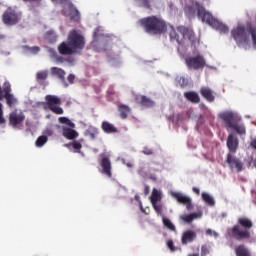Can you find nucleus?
I'll list each match as a JSON object with an SVG mask.
<instances>
[{
	"mask_svg": "<svg viewBox=\"0 0 256 256\" xmlns=\"http://www.w3.org/2000/svg\"><path fill=\"white\" fill-rule=\"evenodd\" d=\"M184 9L188 17H195V13L197 11V16L199 19L202 20V23H207V25H209L213 29H216V31H219L220 33H229V27L219 22V20L215 19L213 15H211L207 10H205L203 6L199 5V3H188L186 4Z\"/></svg>",
	"mask_w": 256,
	"mask_h": 256,
	"instance_id": "nucleus-1",
	"label": "nucleus"
},
{
	"mask_svg": "<svg viewBox=\"0 0 256 256\" xmlns=\"http://www.w3.org/2000/svg\"><path fill=\"white\" fill-rule=\"evenodd\" d=\"M165 31H169L170 33V40L176 41L178 45H183L185 41L192 43V45L196 46L199 45V38L195 37V33L192 29L186 28L185 26H179L177 28V32L173 29V26L166 24L164 21L161 22V33H165Z\"/></svg>",
	"mask_w": 256,
	"mask_h": 256,
	"instance_id": "nucleus-2",
	"label": "nucleus"
},
{
	"mask_svg": "<svg viewBox=\"0 0 256 256\" xmlns=\"http://www.w3.org/2000/svg\"><path fill=\"white\" fill-rule=\"evenodd\" d=\"M232 36L242 49H249L251 42L256 49V29L246 30L243 26H238L232 30Z\"/></svg>",
	"mask_w": 256,
	"mask_h": 256,
	"instance_id": "nucleus-3",
	"label": "nucleus"
},
{
	"mask_svg": "<svg viewBox=\"0 0 256 256\" xmlns=\"http://www.w3.org/2000/svg\"><path fill=\"white\" fill-rule=\"evenodd\" d=\"M219 119L225 123L226 129H233L238 135H245V125L239 124L241 116L235 111L226 110L218 114Z\"/></svg>",
	"mask_w": 256,
	"mask_h": 256,
	"instance_id": "nucleus-4",
	"label": "nucleus"
},
{
	"mask_svg": "<svg viewBox=\"0 0 256 256\" xmlns=\"http://www.w3.org/2000/svg\"><path fill=\"white\" fill-rule=\"evenodd\" d=\"M139 24L148 35H161V19L157 16H148L139 20Z\"/></svg>",
	"mask_w": 256,
	"mask_h": 256,
	"instance_id": "nucleus-5",
	"label": "nucleus"
},
{
	"mask_svg": "<svg viewBox=\"0 0 256 256\" xmlns=\"http://www.w3.org/2000/svg\"><path fill=\"white\" fill-rule=\"evenodd\" d=\"M238 223L241 226H234L232 228L233 237L236 239H249L251 237V233L248 229L253 227V222L248 218H239ZM241 227H244L245 229Z\"/></svg>",
	"mask_w": 256,
	"mask_h": 256,
	"instance_id": "nucleus-6",
	"label": "nucleus"
},
{
	"mask_svg": "<svg viewBox=\"0 0 256 256\" xmlns=\"http://www.w3.org/2000/svg\"><path fill=\"white\" fill-rule=\"evenodd\" d=\"M67 42L76 53L85 49V37L78 33L77 30H72L68 33Z\"/></svg>",
	"mask_w": 256,
	"mask_h": 256,
	"instance_id": "nucleus-7",
	"label": "nucleus"
},
{
	"mask_svg": "<svg viewBox=\"0 0 256 256\" xmlns=\"http://www.w3.org/2000/svg\"><path fill=\"white\" fill-rule=\"evenodd\" d=\"M6 100V105L8 107H14L17 105V98L11 93V83L9 81H5L1 87L0 84V101Z\"/></svg>",
	"mask_w": 256,
	"mask_h": 256,
	"instance_id": "nucleus-8",
	"label": "nucleus"
},
{
	"mask_svg": "<svg viewBox=\"0 0 256 256\" xmlns=\"http://www.w3.org/2000/svg\"><path fill=\"white\" fill-rule=\"evenodd\" d=\"M45 101L48 109H50L52 113H55L56 115H63V108L59 106L61 105V98L55 95H46Z\"/></svg>",
	"mask_w": 256,
	"mask_h": 256,
	"instance_id": "nucleus-9",
	"label": "nucleus"
},
{
	"mask_svg": "<svg viewBox=\"0 0 256 256\" xmlns=\"http://www.w3.org/2000/svg\"><path fill=\"white\" fill-rule=\"evenodd\" d=\"M8 121L9 125L13 127V129L21 130L23 129V123H25V114L14 110L9 114Z\"/></svg>",
	"mask_w": 256,
	"mask_h": 256,
	"instance_id": "nucleus-10",
	"label": "nucleus"
},
{
	"mask_svg": "<svg viewBox=\"0 0 256 256\" xmlns=\"http://www.w3.org/2000/svg\"><path fill=\"white\" fill-rule=\"evenodd\" d=\"M20 19L21 17L17 11L11 7L7 8L2 15V21L4 25H17Z\"/></svg>",
	"mask_w": 256,
	"mask_h": 256,
	"instance_id": "nucleus-11",
	"label": "nucleus"
},
{
	"mask_svg": "<svg viewBox=\"0 0 256 256\" xmlns=\"http://www.w3.org/2000/svg\"><path fill=\"white\" fill-rule=\"evenodd\" d=\"M185 63L188 69H203L206 65L205 58L201 55L196 57H187L185 59Z\"/></svg>",
	"mask_w": 256,
	"mask_h": 256,
	"instance_id": "nucleus-12",
	"label": "nucleus"
},
{
	"mask_svg": "<svg viewBox=\"0 0 256 256\" xmlns=\"http://www.w3.org/2000/svg\"><path fill=\"white\" fill-rule=\"evenodd\" d=\"M170 194L173 197V199H176L178 203H182L183 205H186V209H188V211L193 209V205L191 204L192 203L191 197L177 191H170Z\"/></svg>",
	"mask_w": 256,
	"mask_h": 256,
	"instance_id": "nucleus-13",
	"label": "nucleus"
},
{
	"mask_svg": "<svg viewBox=\"0 0 256 256\" xmlns=\"http://www.w3.org/2000/svg\"><path fill=\"white\" fill-rule=\"evenodd\" d=\"M226 163L229 165L231 171L235 173H241V171H243L242 161L231 154H228Z\"/></svg>",
	"mask_w": 256,
	"mask_h": 256,
	"instance_id": "nucleus-14",
	"label": "nucleus"
},
{
	"mask_svg": "<svg viewBox=\"0 0 256 256\" xmlns=\"http://www.w3.org/2000/svg\"><path fill=\"white\" fill-rule=\"evenodd\" d=\"M161 192L157 189L152 190V194L150 196V203L152 204L153 209L156 211L158 215H161Z\"/></svg>",
	"mask_w": 256,
	"mask_h": 256,
	"instance_id": "nucleus-15",
	"label": "nucleus"
},
{
	"mask_svg": "<svg viewBox=\"0 0 256 256\" xmlns=\"http://www.w3.org/2000/svg\"><path fill=\"white\" fill-rule=\"evenodd\" d=\"M58 53L60 55H75L77 53L71 45H69V42H61L58 45Z\"/></svg>",
	"mask_w": 256,
	"mask_h": 256,
	"instance_id": "nucleus-16",
	"label": "nucleus"
},
{
	"mask_svg": "<svg viewBox=\"0 0 256 256\" xmlns=\"http://www.w3.org/2000/svg\"><path fill=\"white\" fill-rule=\"evenodd\" d=\"M49 77L48 70H41L36 73V81L42 87H47L49 83H47V79Z\"/></svg>",
	"mask_w": 256,
	"mask_h": 256,
	"instance_id": "nucleus-17",
	"label": "nucleus"
},
{
	"mask_svg": "<svg viewBox=\"0 0 256 256\" xmlns=\"http://www.w3.org/2000/svg\"><path fill=\"white\" fill-rule=\"evenodd\" d=\"M100 165L102 167V173L106 175L107 177H113V173L111 172V160L109 157L102 158Z\"/></svg>",
	"mask_w": 256,
	"mask_h": 256,
	"instance_id": "nucleus-18",
	"label": "nucleus"
},
{
	"mask_svg": "<svg viewBox=\"0 0 256 256\" xmlns=\"http://www.w3.org/2000/svg\"><path fill=\"white\" fill-rule=\"evenodd\" d=\"M62 135L69 141H72L73 139H77L79 137V133L76 130L67 126L62 127Z\"/></svg>",
	"mask_w": 256,
	"mask_h": 256,
	"instance_id": "nucleus-19",
	"label": "nucleus"
},
{
	"mask_svg": "<svg viewBox=\"0 0 256 256\" xmlns=\"http://www.w3.org/2000/svg\"><path fill=\"white\" fill-rule=\"evenodd\" d=\"M197 238V233L193 230H187L182 235V245H187V243H193Z\"/></svg>",
	"mask_w": 256,
	"mask_h": 256,
	"instance_id": "nucleus-20",
	"label": "nucleus"
},
{
	"mask_svg": "<svg viewBox=\"0 0 256 256\" xmlns=\"http://www.w3.org/2000/svg\"><path fill=\"white\" fill-rule=\"evenodd\" d=\"M239 145V141H237V138L233 134H229L227 139V147L229 151L232 153H235L237 151V147Z\"/></svg>",
	"mask_w": 256,
	"mask_h": 256,
	"instance_id": "nucleus-21",
	"label": "nucleus"
},
{
	"mask_svg": "<svg viewBox=\"0 0 256 256\" xmlns=\"http://www.w3.org/2000/svg\"><path fill=\"white\" fill-rule=\"evenodd\" d=\"M201 217H203V212L182 215L180 216V219L185 223H192L193 221H195V219H201Z\"/></svg>",
	"mask_w": 256,
	"mask_h": 256,
	"instance_id": "nucleus-22",
	"label": "nucleus"
},
{
	"mask_svg": "<svg viewBox=\"0 0 256 256\" xmlns=\"http://www.w3.org/2000/svg\"><path fill=\"white\" fill-rule=\"evenodd\" d=\"M136 99L141 107H155V102L145 95L137 97Z\"/></svg>",
	"mask_w": 256,
	"mask_h": 256,
	"instance_id": "nucleus-23",
	"label": "nucleus"
},
{
	"mask_svg": "<svg viewBox=\"0 0 256 256\" xmlns=\"http://www.w3.org/2000/svg\"><path fill=\"white\" fill-rule=\"evenodd\" d=\"M101 129L104 131V133L107 134H112V133H117V127L115 125L109 123L108 121H103L101 124Z\"/></svg>",
	"mask_w": 256,
	"mask_h": 256,
	"instance_id": "nucleus-24",
	"label": "nucleus"
},
{
	"mask_svg": "<svg viewBox=\"0 0 256 256\" xmlns=\"http://www.w3.org/2000/svg\"><path fill=\"white\" fill-rule=\"evenodd\" d=\"M52 75H56L62 83L65 84V87H67V83H65V70L58 68V67H52L51 68Z\"/></svg>",
	"mask_w": 256,
	"mask_h": 256,
	"instance_id": "nucleus-25",
	"label": "nucleus"
},
{
	"mask_svg": "<svg viewBox=\"0 0 256 256\" xmlns=\"http://www.w3.org/2000/svg\"><path fill=\"white\" fill-rule=\"evenodd\" d=\"M118 111L121 119H127L129 117V113H131V108L127 105H120L118 107Z\"/></svg>",
	"mask_w": 256,
	"mask_h": 256,
	"instance_id": "nucleus-26",
	"label": "nucleus"
},
{
	"mask_svg": "<svg viewBox=\"0 0 256 256\" xmlns=\"http://www.w3.org/2000/svg\"><path fill=\"white\" fill-rule=\"evenodd\" d=\"M201 95L203 96L204 99H207V101H214L215 97L213 96V92L211 89L204 87L201 89Z\"/></svg>",
	"mask_w": 256,
	"mask_h": 256,
	"instance_id": "nucleus-27",
	"label": "nucleus"
},
{
	"mask_svg": "<svg viewBox=\"0 0 256 256\" xmlns=\"http://www.w3.org/2000/svg\"><path fill=\"white\" fill-rule=\"evenodd\" d=\"M184 96L186 99H188V101H191V103H199V94H197V92H186Z\"/></svg>",
	"mask_w": 256,
	"mask_h": 256,
	"instance_id": "nucleus-28",
	"label": "nucleus"
},
{
	"mask_svg": "<svg viewBox=\"0 0 256 256\" xmlns=\"http://www.w3.org/2000/svg\"><path fill=\"white\" fill-rule=\"evenodd\" d=\"M202 199H203L204 202L207 203V205H209L210 207H214L215 199L213 198V196H211V194H209L207 192H203L202 193Z\"/></svg>",
	"mask_w": 256,
	"mask_h": 256,
	"instance_id": "nucleus-29",
	"label": "nucleus"
},
{
	"mask_svg": "<svg viewBox=\"0 0 256 256\" xmlns=\"http://www.w3.org/2000/svg\"><path fill=\"white\" fill-rule=\"evenodd\" d=\"M235 253L237 256H251L249 250L243 245L236 247Z\"/></svg>",
	"mask_w": 256,
	"mask_h": 256,
	"instance_id": "nucleus-30",
	"label": "nucleus"
},
{
	"mask_svg": "<svg viewBox=\"0 0 256 256\" xmlns=\"http://www.w3.org/2000/svg\"><path fill=\"white\" fill-rule=\"evenodd\" d=\"M85 135H87L90 139H96L99 135V129L96 127H90L86 130Z\"/></svg>",
	"mask_w": 256,
	"mask_h": 256,
	"instance_id": "nucleus-31",
	"label": "nucleus"
},
{
	"mask_svg": "<svg viewBox=\"0 0 256 256\" xmlns=\"http://www.w3.org/2000/svg\"><path fill=\"white\" fill-rule=\"evenodd\" d=\"M45 39L49 43H55V41H57V33H55V31H53V30H49L45 34Z\"/></svg>",
	"mask_w": 256,
	"mask_h": 256,
	"instance_id": "nucleus-32",
	"label": "nucleus"
},
{
	"mask_svg": "<svg viewBox=\"0 0 256 256\" xmlns=\"http://www.w3.org/2000/svg\"><path fill=\"white\" fill-rule=\"evenodd\" d=\"M176 83L179 87H185L189 85V79L185 78V76H177Z\"/></svg>",
	"mask_w": 256,
	"mask_h": 256,
	"instance_id": "nucleus-33",
	"label": "nucleus"
},
{
	"mask_svg": "<svg viewBox=\"0 0 256 256\" xmlns=\"http://www.w3.org/2000/svg\"><path fill=\"white\" fill-rule=\"evenodd\" d=\"M47 141H49V138L45 135H42L36 139L35 145H36V147H43V145H45V143H47Z\"/></svg>",
	"mask_w": 256,
	"mask_h": 256,
	"instance_id": "nucleus-34",
	"label": "nucleus"
},
{
	"mask_svg": "<svg viewBox=\"0 0 256 256\" xmlns=\"http://www.w3.org/2000/svg\"><path fill=\"white\" fill-rule=\"evenodd\" d=\"M59 123H62L63 125H68V127H71L72 129L75 127V123H73L69 118L67 117H60L58 119Z\"/></svg>",
	"mask_w": 256,
	"mask_h": 256,
	"instance_id": "nucleus-35",
	"label": "nucleus"
},
{
	"mask_svg": "<svg viewBox=\"0 0 256 256\" xmlns=\"http://www.w3.org/2000/svg\"><path fill=\"white\" fill-rule=\"evenodd\" d=\"M163 225L164 227H167L169 229V231H175V224H173V222H171V220L167 219V218H163Z\"/></svg>",
	"mask_w": 256,
	"mask_h": 256,
	"instance_id": "nucleus-36",
	"label": "nucleus"
},
{
	"mask_svg": "<svg viewBox=\"0 0 256 256\" xmlns=\"http://www.w3.org/2000/svg\"><path fill=\"white\" fill-rule=\"evenodd\" d=\"M72 147L74 149V153H81V155H83V153L81 152V149H83V145L79 141H74L72 143Z\"/></svg>",
	"mask_w": 256,
	"mask_h": 256,
	"instance_id": "nucleus-37",
	"label": "nucleus"
},
{
	"mask_svg": "<svg viewBox=\"0 0 256 256\" xmlns=\"http://www.w3.org/2000/svg\"><path fill=\"white\" fill-rule=\"evenodd\" d=\"M69 9H70L71 19H75L76 17H79V10H77L75 6H73V4H70Z\"/></svg>",
	"mask_w": 256,
	"mask_h": 256,
	"instance_id": "nucleus-38",
	"label": "nucleus"
},
{
	"mask_svg": "<svg viewBox=\"0 0 256 256\" xmlns=\"http://www.w3.org/2000/svg\"><path fill=\"white\" fill-rule=\"evenodd\" d=\"M140 3V7H144L145 9H151V3L153 0H137Z\"/></svg>",
	"mask_w": 256,
	"mask_h": 256,
	"instance_id": "nucleus-39",
	"label": "nucleus"
},
{
	"mask_svg": "<svg viewBox=\"0 0 256 256\" xmlns=\"http://www.w3.org/2000/svg\"><path fill=\"white\" fill-rule=\"evenodd\" d=\"M5 123V118L3 117V104L0 103V125H3Z\"/></svg>",
	"mask_w": 256,
	"mask_h": 256,
	"instance_id": "nucleus-40",
	"label": "nucleus"
},
{
	"mask_svg": "<svg viewBox=\"0 0 256 256\" xmlns=\"http://www.w3.org/2000/svg\"><path fill=\"white\" fill-rule=\"evenodd\" d=\"M142 153H144V155H153V150L149 147H144Z\"/></svg>",
	"mask_w": 256,
	"mask_h": 256,
	"instance_id": "nucleus-41",
	"label": "nucleus"
},
{
	"mask_svg": "<svg viewBox=\"0 0 256 256\" xmlns=\"http://www.w3.org/2000/svg\"><path fill=\"white\" fill-rule=\"evenodd\" d=\"M67 81L70 83V85H73V83L75 82V75L73 74L68 75Z\"/></svg>",
	"mask_w": 256,
	"mask_h": 256,
	"instance_id": "nucleus-42",
	"label": "nucleus"
},
{
	"mask_svg": "<svg viewBox=\"0 0 256 256\" xmlns=\"http://www.w3.org/2000/svg\"><path fill=\"white\" fill-rule=\"evenodd\" d=\"M167 246H168V248L170 249V251H175V248L173 247V241H168L167 242Z\"/></svg>",
	"mask_w": 256,
	"mask_h": 256,
	"instance_id": "nucleus-43",
	"label": "nucleus"
},
{
	"mask_svg": "<svg viewBox=\"0 0 256 256\" xmlns=\"http://www.w3.org/2000/svg\"><path fill=\"white\" fill-rule=\"evenodd\" d=\"M150 191H151V188L148 185H145V187H144V195H149Z\"/></svg>",
	"mask_w": 256,
	"mask_h": 256,
	"instance_id": "nucleus-44",
	"label": "nucleus"
},
{
	"mask_svg": "<svg viewBox=\"0 0 256 256\" xmlns=\"http://www.w3.org/2000/svg\"><path fill=\"white\" fill-rule=\"evenodd\" d=\"M31 51H33V53H39L40 48H39V47H33V48L31 49Z\"/></svg>",
	"mask_w": 256,
	"mask_h": 256,
	"instance_id": "nucleus-45",
	"label": "nucleus"
},
{
	"mask_svg": "<svg viewBox=\"0 0 256 256\" xmlns=\"http://www.w3.org/2000/svg\"><path fill=\"white\" fill-rule=\"evenodd\" d=\"M193 191H194V193H196L197 195H199V193H201V191L199 190L198 187H194V188H193Z\"/></svg>",
	"mask_w": 256,
	"mask_h": 256,
	"instance_id": "nucleus-46",
	"label": "nucleus"
},
{
	"mask_svg": "<svg viewBox=\"0 0 256 256\" xmlns=\"http://www.w3.org/2000/svg\"><path fill=\"white\" fill-rule=\"evenodd\" d=\"M208 251L206 247H202V256L207 255Z\"/></svg>",
	"mask_w": 256,
	"mask_h": 256,
	"instance_id": "nucleus-47",
	"label": "nucleus"
},
{
	"mask_svg": "<svg viewBox=\"0 0 256 256\" xmlns=\"http://www.w3.org/2000/svg\"><path fill=\"white\" fill-rule=\"evenodd\" d=\"M206 235H213V230L212 229H207L206 230Z\"/></svg>",
	"mask_w": 256,
	"mask_h": 256,
	"instance_id": "nucleus-48",
	"label": "nucleus"
},
{
	"mask_svg": "<svg viewBox=\"0 0 256 256\" xmlns=\"http://www.w3.org/2000/svg\"><path fill=\"white\" fill-rule=\"evenodd\" d=\"M251 146L256 149V139H254L252 142H251Z\"/></svg>",
	"mask_w": 256,
	"mask_h": 256,
	"instance_id": "nucleus-49",
	"label": "nucleus"
},
{
	"mask_svg": "<svg viewBox=\"0 0 256 256\" xmlns=\"http://www.w3.org/2000/svg\"><path fill=\"white\" fill-rule=\"evenodd\" d=\"M212 233H213L212 235H213V237H215V239H217V237H219V233H217L216 231H213Z\"/></svg>",
	"mask_w": 256,
	"mask_h": 256,
	"instance_id": "nucleus-50",
	"label": "nucleus"
},
{
	"mask_svg": "<svg viewBox=\"0 0 256 256\" xmlns=\"http://www.w3.org/2000/svg\"><path fill=\"white\" fill-rule=\"evenodd\" d=\"M57 61H59L60 63H63V57H62V56H59V57L57 58Z\"/></svg>",
	"mask_w": 256,
	"mask_h": 256,
	"instance_id": "nucleus-51",
	"label": "nucleus"
},
{
	"mask_svg": "<svg viewBox=\"0 0 256 256\" xmlns=\"http://www.w3.org/2000/svg\"><path fill=\"white\" fill-rule=\"evenodd\" d=\"M97 31H99V30H95V31H94V34H93V38H94V39H97Z\"/></svg>",
	"mask_w": 256,
	"mask_h": 256,
	"instance_id": "nucleus-52",
	"label": "nucleus"
},
{
	"mask_svg": "<svg viewBox=\"0 0 256 256\" xmlns=\"http://www.w3.org/2000/svg\"><path fill=\"white\" fill-rule=\"evenodd\" d=\"M135 200H136V201H141V197H140L139 195H136V196H135Z\"/></svg>",
	"mask_w": 256,
	"mask_h": 256,
	"instance_id": "nucleus-53",
	"label": "nucleus"
},
{
	"mask_svg": "<svg viewBox=\"0 0 256 256\" xmlns=\"http://www.w3.org/2000/svg\"><path fill=\"white\" fill-rule=\"evenodd\" d=\"M24 2L41 1V0H23Z\"/></svg>",
	"mask_w": 256,
	"mask_h": 256,
	"instance_id": "nucleus-54",
	"label": "nucleus"
},
{
	"mask_svg": "<svg viewBox=\"0 0 256 256\" xmlns=\"http://www.w3.org/2000/svg\"><path fill=\"white\" fill-rule=\"evenodd\" d=\"M188 256H199V254H190Z\"/></svg>",
	"mask_w": 256,
	"mask_h": 256,
	"instance_id": "nucleus-55",
	"label": "nucleus"
},
{
	"mask_svg": "<svg viewBox=\"0 0 256 256\" xmlns=\"http://www.w3.org/2000/svg\"><path fill=\"white\" fill-rule=\"evenodd\" d=\"M140 207H141V209L143 208V204L140 202Z\"/></svg>",
	"mask_w": 256,
	"mask_h": 256,
	"instance_id": "nucleus-56",
	"label": "nucleus"
},
{
	"mask_svg": "<svg viewBox=\"0 0 256 256\" xmlns=\"http://www.w3.org/2000/svg\"><path fill=\"white\" fill-rule=\"evenodd\" d=\"M128 167H131V164H127Z\"/></svg>",
	"mask_w": 256,
	"mask_h": 256,
	"instance_id": "nucleus-57",
	"label": "nucleus"
}]
</instances>
